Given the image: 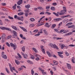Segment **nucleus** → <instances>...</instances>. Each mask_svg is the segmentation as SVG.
<instances>
[{
  "mask_svg": "<svg viewBox=\"0 0 75 75\" xmlns=\"http://www.w3.org/2000/svg\"><path fill=\"white\" fill-rule=\"evenodd\" d=\"M38 31V29L34 30L33 32V33H37Z\"/></svg>",
  "mask_w": 75,
  "mask_h": 75,
  "instance_id": "45",
  "label": "nucleus"
},
{
  "mask_svg": "<svg viewBox=\"0 0 75 75\" xmlns=\"http://www.w3.org/2000/svg\"><path fill=\"white\" fill-rule=\"evenodd\" d=\"M31 74L32 75H34V70H33V69H32L31 70Z\"/></svg>",
  "mask_w": 75,
  "mask_h": 75,
  "instance_id": "32",
  "label": "nucleus"
},
{
  "mask_svg": "<svg viewBox=\"0 0 75 75\" xmlns=\"http://www.w3.org/2000/svg\"><path fill=\"white\" fill-rule=\"evenodd\" d=\"M21 28L23 31H25V32H27V30H26V29H25L23 27H21Z\"/></svg>",
  "mask_w": 75,
  "mask_h": 75,
  "instance_id": "21",
  "label": "nucleus"
},
{
  "mask_svg": "<svg viewBox=\"0 0 75 75\" xmlns=\"http://www.w3.org/2000/svg\"><path fill=\"white\" fill-rule=\"evenodd\" d=\"M18 55L19 57L20 58H21V55H20L19 53H18Z\"/></svg>",
  "mask_w": 75,
  "mask_h": 75,
  "instance_id": "50",
  "label": "nucleus"
},
{
  "mask_svg": "<svg viewBox=\"0 0 75 75\" xmlns=\"http://www.w3.org/2000/svg\"><path fill=\"white\" fill-rule=\"evenodd\" d=\"M59 57H60L61 58H64V57H63V55H62L61 54H58Z\"/></svg>",
  "mask_w": 75,
  "mask_h": 75,
  "instance_id": "43",
  "label": "nucleus"
},
{
  "mask_svg": "<svg viewBox=\"0 0 75 75\" xmlns=\"http://www.w3.org/2000/svg\"><path fill=\"white\" fill-rule=\"evenodd\" d=\"M19 20H20L21 21H23L24 19H23V18H20L19 19Z\"/></svg>",
  "mask_w": 75,
  "mask_h": 75,
  "instance_id": "55",
  "label": "nucleus"
},
{
  "mask_svg": "<svg viewBox=\"0 0 75 75\" xmlns=\"http://www.w3.org/2000/svg\"><path fill=\"white\" fill-rule=\"evenodd\" d=\"M45 12H42L40 13V14H44Z\"/></svg>",
  "mask_w": 75,
  "mask_h": 75,
  "instance_id": "56",
  "label": "nucleus"
},
{
  "mask_svg": "<svg viewBox=\"0 0 75 75\" xmlns=\"http://www.w3.org/2000/svg\"><path fill=\"white\" fill-rule=\"evenodd\" d=\"M42 51L44 54H45V50L44 49H42Z\"/></svg>",
  "mask_w": 75,
  "mask_h": 75,
  "instance_id": "49",
  "label": "nucleus"
},
{
  "mask_svg": "<svg viewBox=\"0 0 75 75\" xmlns=\"http://www.w3.org/2000/svg\"><path fill=\"white\" fill-rule=\"evenodd\" d=\"M69 46V47H75V45H70Z\"/></svg>",
  "mask_w": 75,
  "mask_h": 75,
  "instance_id": "63",
  "label": "nucleus"
},
{
  "mask_svg": "<svg viewBox=\"0 0 75 75\" xmlns=\"http://www.w3.org/2000/svg\"><path fill=\"white\" fill-rule=\"evenodd\" d=\"M30 5L29 4L25 5V8H30Z\"/></svg>",
  "mask_w": 75,
  "mask_h": 75,
  "instance_id": "16",
  "label": "nucleus"
},
{
  "mask_svg": "<svg viewBox=\"0 0 75 75\" xmlns=\"http://www.w3.org/2000/svg\"><path fill=\"white\" fill-rule=\"evenodd\" d=\"M73 34V32H70L68 33V35H71Z\"/></svg>",
  "mask_w": 75,
  "mask_h": 75,
  "instance_id": "36",
  "label": "nucleus"
},
{
  "mask_svg": "<svg viewBox=\"0 0 75 75\" xmlns=\"http://www.w3.org/2000/svg\"><path fill=\"white\" fill-rule=\"evenodd\" d=\"M46 53H47V55H48V56H49V57H51V54L50 53V52H49L48 51H47L46 52Z\"/></svg>",
  "mask_w": 75,
  "mask_h": 75,
  "instance_id": "15",
  "label": "nucleus"
},
{
  "mask_svg": "<svg viewBox=\"0 0 75 75\" xmlns=\"http://www.w3.org/2000/svg\"><path fill=\"white\" fill-rule=\"evenodd\" d=\"M9 66L10 68V70L11 71V72H13V71H14L16 69H15V68L14 67H11V64L10 63L9 64Z\"/></svg>",
  "mask_w": 75,
  "mask_h": 75,
  "instance_id": "3",
  "label": "nucleus"
},
{
  "mask_svg": "<svg viewBox=\"0 0 75 75\" xmlns=\"http://www.w3.org/2000/svg\"><path fill=\"white\" fill-rule=\"evenodd\" d=\"M58 53L59 54H63V53L60 52H58Z\"/></svg>",
  "mask_w": 75,
  "mask_h": 75,
  "instance_id": "60",
  "label": "nucleus"
},
{
  "mask_svg": "<svg viewBox=\"0 0 75 75\" xmlns=\"http://www.w3.org/2000/svg\"><path fill=\"white\" fill-rule=\"evenodd\" d=\"M29 10H30V9L25 10V13H30V11H29Z\"/></svg>",
  "mask_w": 75,
  "mask_h": 75,
  "instance_id": "40",
  "label": "nucleus"
},
{
  "mask_svg": "<svg viewBox=\"0 0 75 75\" xmlns=\"http://www.w3.org/2000/svg\"><path fill=\"white\" fill-rule=\"evenodd\" d=\"M0 28L1 29V30H8V31H10L11 30H10V28H5L4 27H0Z\"/></svg>",
  "mask_w": 75,
  "mask_h": 75,
  "instance_id": "2",
  "label": "nucleus"
},
{
  "mask_svg": "<svg viewBox=\"0 0 75 75\" xmlns=\"http://www.w3.org/2000/svg\"><path fill=\"white\" fill-rule=\"evenodd\" d=\"M62 24V22H60L59 24V27H60Z\"/></svg>",
  "mask_w": 75,
  "mask_h": 75,
  "instance_id": "57",
  "label": "nucleus"
},
{
  "mask_svg": "<svg viewBox=\"0 0 75 75\" xmlns=\"http://www.w3.org/2000/svg\"><path fill=\"white\" fill-rule=\"evenodd\" d=\"M56 26V24H54L52 25V27L53 28H55V27Z\"/></svg>",
  "mask_w": 75,
  "mask_h": 75,
  "instance_id": "39",
  "label": "nucleus"
},
{
  "mask_svg": "<svg viewBox=\"0 0 75 75\" xmlns=\"http://www.w3.org/2000/svg\"><path fill=\"white\" fill-rule=\"evenodd\" d=\"M75 27V25H72L70 26H69L68 27V28H74V27Z\"/></svg>",
  "mask_w": 75,
  "mask_h": 75,
  "instance_id": "20",
  "label": "nucleus"
},
{
  "mask_svg": "<svg viewBox=\"0 0 75 75\" xmlns=\"http://www.w3.org/2000/svg\"><path fill=\"white\" fill-rule=\"evenodd\" d=\"M0 25H3V23L2 21L0 19Z\"/></svg>",
  "mask_w": 75,
  "mask_h": 75,
  "instance_id": "35",
  "label": "nucleus"
},
{
  "mask_svg": "<svg viewBox=\"0 0 75 75\" xmlns=\"http://www.w3.org/2000/svg\"><path fill=\"white\" fill-rule=\"evenodd\" d=\"M1 4L3 6H6V3H2Z\"/></svg>",
  "mask_w": 75,
  "mask_h": 75,
  "instance_id": "48",
  "label": "nucleus"
},
{
  "mask_svg": "<svg viewBox=\"0 0 75 75\" xmlns=\"http://www.w3.org/2000/svg\"><path fill=\"white\" fill-rule=\"evenodd\" d=\"M67 68L69 69H72V67H71V66L70 64H68V63H67Z\"/></svg>",
  "mask_w": 75,
  "mask_h": 75,
  "instance_id": "10",
  "label": "nucleus"
},
{
  "mask_svg": "<svg viewBox=\"0 0 75 75\" xmlns=\"http://www.w3.org/2000/svg\"><path fill=\"white\" fill-rule=\"evenodd\" d=\"M45 14H47L48 15H51V13H49V12H46L45 13Z\"/></svg>",
  "mask_w": 75,
  "mask_h": 75,
  "instance_id": "42",
  "label": "nucleus"
},
{
  "mask_svg": "<svg viewBox=\"0 0 75 75\" xmlns=\"http://www.w3.org/2000/svg\"><path fill=\"white\" fill-rule=\"evenodd\" d=\"M6 70L7 73L8 74H10V72H9V71H8V70L7 68H6Z\"/></svg>",
  "mask_w": 75,
  "mask_h": 75,
  "instance_id": "37",
  "label": "nucleus"
},
{
  "mask_svg": "<svg viewBox=\"0 0 75 75\" xmlns=\"http://www.w3.org/2000/svg\"><path fill=\"white\" fill-rule=\"evenodd\" d=\"M30 20L31 21H35V19L33 18H30Z\"/></svg>",
  "mask_w": 75,
  "mask_h": 75,
  "instance_id": "27",
  "label": "nucleus"
},
{
  "mask_svg": "<svg viewBox=\"0 0 75 75\" xmlns=\"http://www.w3.org/2000/svg\"><path fill=\"white\" fill-rule=\"evenodd\" d=\"M33 50L35 51V52H37V50L36 48H35L34 47H33Z\"/></svg>",
  "mask_w": 75,
  "mask_h": 75,
  "instance_id": "29",
  "label": "nucleus"
},
{
  "mask_svg": "<svg viewBox=\"0 0 75 75\" xmlns=\"http://www.w3.org/2000/svg\"><path fill=\"white\" fill-rule=\"evenodd\" d=\"M6 44L8 46V47H10V44H9V43H8L7 42H6Z\"/></svg>",
  "mask_w": 75,
  "mask_h": 75,
  "instance_id": "53",
  "label": "nucleus"
},
{
  "mask_svg": "<svg viewBox=\"0 0 75 75\" xmlns=\"http://www.w3.org/2000/svg\"><path fill=\"white\" fill-rule=\"evenodd\" d=\"M50 6H47L46 7V9H50Z\"/></svg>",
  "mask_w": 75,
  "mask_h": 75,
  "instance_id": "51",
  "label": "nucleus"
},
{
  "mask_svg": "<svg viewBox=\"0 0 75 75\" xmlns=\"http://www.w3.org/2000/svg\"><path fill=\"white\" fill-rule=\"evenodd\" d=\"M22 51L24 52L25 51V47L23 46L22 48Z\"/></svg>",
  "mask_w": 75,
  "mask_h": 75,
  "instance_id": "30",
  "label": "nucleus"
},
{
  "mask_svg": "<svg viewBox=\"0 0 75 75\" xmlns=\"http://www.w3.org/2000/svg\"><path fill=\"white\" fill-rule=\"evenodd\" d=\"M53 62L54 63V65H58V63H56L57 62L56 61H53Z\"/></svg>",
  "mask_w": 75,
  "mask_h": 75,
  "instance_id": "38",
  "label": "nucleus"
},
{
  "mask_svg": "<svg viewBox=\"0 0 75 75\" xmlns=\"http://www.w3.org/2000/svg\"><path fill=\"white\" fill-rule=\"evenodd\" d=\"M11 27L12 28H13V29H14V30H17V28L15 26L13 25H12Z\"/></svg>",
  "mask_w": 75,
  "mask_h": 75,
  "instance_id": "24",
  "label": "nucleus"
},
{
  "mask_svg": "<svg viewBox=\"0 0 75 75\" xmlns=\"http://www.w3.org/2000/svg\"><path fill=\"white\" fill-rule=\"evenodd\" d=\"M45 26L46 27H47L48 28H49L50 27V25H49V23H45Z\"/></svg>",
  "mask_w": 75,
  "mask_h": 75,
  "instance_id": "12",
  "label": "nucleus"
},
{
  "mask_svg": "<svg viewBox=\"0 0 75 75\" xmlns=\"http://www.w3.org/2000/svg\"><path fill=\"white\" fill-rule=\"evenodd\" d=\"M63 10H62L60 11L61 12H64V11H65V12H67V9H66V7L63 6Z\"/></svg>",
  "mask_w": 75,
  "mask_h": 75,
  "instance_id": "13",
  "label": "nucleus"
},
{
  "mask_svg": "<svg viewBox=\"0 0 75 75\" xmlns=\"http://www.w3.org/2000/svg\"><path fill=\"white\" fill-rule=\"evenodd\" d=\"M1 57H3V58H4V59H7V56L5 54H2Z\"/></svg>",
  "mask_w": 75,
  "mask_h": 75,
  "instance_id": "11",
  "label": "nucleus"
},
{
  "mask_svg": "<svg viewBox=\"0 0 75 75\" xmlns=\"http://www.w3.org/2000/svg\"><path fill=\"white\" fill-rule=\"evenodd\" d=\"M30 56H31L30 58H31V59H34V56L30 54Z\"/></svg>",
  "mask_w": 75,
  "mask_h": 75,
  "instance_id": "44",
  "label": "nucleus"
},
{
  "mask_svg": "<svg viewBox=\"0 0 75 75\" xmlns=\"http://www.w3.org/2000/svg\"><path fill=\"white\" fill-rule=\"evenodd\" d=\"M57 14L55 12H53V14H54V15H55V16L57 17H59V15H60V13L57 12Z\"/></svg>",
  "mask_w": 75,
  "mask_h": 75,
  "instance_id": "9",
  "label": "nucleus"
},
{
  "mask_svg": "<svg viewBox=\"0 0 75 75\" xmlns=\"http://www.w3.org/2000/svg\"><path fill=\"white\" fill-rule=\"evenodd\" d=\"M59 45L61 49H63L64 48L66 47V46H65L64 44H62V43H60L59 44Z\"/></svg>",
  "mask_w": 75,
  "mask_h": 75,
  "instance_id": "4",
  "label": "nucleus"
},
{
  "mask_svg": "<svg viewBox=\"0 0 75 75\" xmlns=\"http://www.w3.org/2000/svg\"><path fill=\"white\" fill-rule=\"evenodd\" d=\"M65 13H60V15H64Z\"/></svg>",
  "mask_w": 75,
  "mask_h": 75,
  "instance_id": "61",
  "label": "nucleus"
},
{
  "mask_svg": "<svg viewBox=\"0 0 75 75\" xmlns=\"http://www.w3.org/2000/svg\"><path fill=\"white\" fill-rule=\"evenodd\" d=\"M6 36V35L5 34H3L2 35V39H5V37Z\"/></svg>",
  "mask_w": 75,
  "mask_h": 75,
  "instance_id": "22",
  "label": "nucleus"
},
{
  "mask_svg": "<svg viewBox=\"0 0 75 75\" xmlns=\"http://www.w3.org/2000/svg\"><path fill=\"white\" fill-rule=\"evenodd\" d=\"M35 57H37V58H39V57H40V56L38 54H36L35 55Z\"/></svg>",
  "mask_w": 75,
  "mask_h": 75,
  "instance_id": "41",
  "label": "nucleus"
},
{
  "mask_svg": "<svg viewBox=\"0 0 75 75\" xmlns=\"http://www.w3.org/2000/svg\"><path fill=\"white\" fill-rule=\"evenodd\" d=\"M23 3V0H19L17 3L18 5L20 6L21 4Z\"/></svg>",
  "mask_w": 75,
  "mask_h": 75,
  "instance_id": "7",
  "label": "nucleus"
},
{
  "mask_svg": "<svg viewBox=\"0 0 75 75\" xmlns=\"http://www.w3.org/2000/svg\"><path fill=\"white\" fill-rule=\"evenodd\" d=\"M62 38H57V40H61Z\"/></svg>",
  "mask_w": 75,
  "mask_h": 75,
  "instance_id": "64",
  "label": "nucleus"
},
{
  "mask_svg": "<svg viewBox=\"0 0 75 75\" xmlns=\"http://www.w3.org/2000/svg\"><path fill=\"white\" fill-rule=\"evenodd\" d=\"M11 38V35L8 36V38L9 39V38Z\"/></svg>",
  "mask_w": 75,
  "mask_h": 75,
  "instance_id": "59",
  "label": "nucleus"
},
{
  "mask_svg": "<svg viewBox=\"0 0 75 75\" xmlns=\"http://www.w3.org/2000/svg\"><path fill=\"white\" fill-rule=\"evenodd\" d=\"M49 47H51L52 48H55L56 50H59V48L58 47V46L56 45L55 44L54 45L52 43H50L48 45Z\"/></svg>",
  "mask_w": 75,
  "mask_h": 75,
  "instance_id": "1",
  "label": "nucleus"
},
{
  "mask_svg": "<svg viewBox=\"0 0 75 75\" xmlns=\"http://www.w3.org/2000/svg\"><path fill=\"white\" fill-rule=\"evenodd\" d=\"M19 16H22V15H23L24 14V13L23 12H21L20 13H18V14Z\"/></svg>",
  "mask_w": 75,
  "mask_h": 75,
  "instance_id": "28",
  "label": "nucleus"
},
{
  "mask_svg": "<svg viewBox=\"0 0 75 75\" xmlns=\"http://www.w3.org/2000/svg\"><path fill=\"white\" fill-rule=\"evenodd\" d=\"M29 26L30 27H34V25L33 24H31Z\"/></svg>",
  "mask_w": 75,
  "mask_h": 75,
  "instance_id": "31",
  "label": "nucleus"
},
{
  "mask_svg": "<svg viewBox=\"0 0 75 75\" xmlns=\"http://www.w3.org/2000/svg\"><path fill=\"white\" fill-rule=\"evenodd\" d=\"M62 20V18H58L54 19V21L55 22H56V21L57 22V21H60V20Z\"/></svg>",
  "mask_w": 75,
  "mask_h": 75,
  "instance_id": "8",
  "label": "nucleus"
},
{
  "mask_svg": "<svg viewBox=\"0 0 75 75\" xmlns=\"http://www.w3.org/2000/svg\"><path fill=\"white\" fill-rule=\"evenodd\" d=\"M45 23H41L39 25V26H41V25H44Z\"/></svg>",
  "mask_w": 75,
  "mask_h": 75,
  "instance_id": "54",
  "label": "nucleus"
},
{
  "mask_svg": "<svg viewBox=\"0 0 75 75\" xmlns=\"http://www.w3.org/2000/svg\"><path fill=\"white\" fill-rule=\"evenodd\" d=\"M64 31H65V30L62 29L60 31V33H62V32H64Z\"/></svg>",
  "mask_w": 75,
  "mask_h": 75,
  "instance_id": "58",
  "label": "nucleus"
},
{
  "mask_svg": "<svg viewBox=\"0 0 75 75\" xmlns=\"http://www.w3.org/2000/svg\"><path fill=\"white\" fill-rule=\"evenodd\" d=\"M10 45L11 47H13L14 50H16V47H17V46L16 45L13 44V43H10Z\"/></svg>",
  "mask_w": 75,
  "mask_h": 75,
  "instance_id": "6",
  "label": "nucleus"
},
{
  "mask_svg": "<svg viewBox=\"0 0 75 75\" xmlns=\"http://www.w3.org/2000/svg\"><path fill=\"white\" fill-rule=\"evenodd\" d=\"M25 17H27V16H28V13H25Z\"/></svg>",
  "mask_w": 75,
  "mask_h": 75,
  "instance_id": "47",
  "label": "nucleus"
},
{
  "mask_svg": "<svg viewBox=\"0 0 75 75\" xmlns=\"http://www.w3.org/2000/svg\"><path fill=\"white\" fill-rule=\"evenodd\" d=\"M42 30H43V28H42L40 30V32H38V34H40L41 33H42Z\"/></svg>",
  "mask_w": 75,
  "mask_h": 75,
  "instance_id": "25",
  "label": "nucleus"
},
{
  "mask_svg": "<svg viewBox=\"0 0 75 75\" xmlns=\"http://www.w3.org/2000/svg\"><path fill=\"white\" fill-rule=\"evenodd\" d=\"M15 61V62L16 63V64H17V65H19V64H20V62L19 61L17 60H16Z\"/></svg>",
  "mask_w": 75,
  "mask_h": 75,
  "instance_id": "23",
  "label": "nucleus"
},
{
  "mask_svg": "<svg viewBox=\"0 0 75 75\" xmlns=\"http://www.w3.org/2000/svg\"><path fill=\"white\" fill-rule=\"evenodd\" d=\"M8 18L9 19H10L11 20H14V18L13 17H11L10 16H8Z\"/></svg>",
  "mask_w": 75,
  "mask_h": 75,
  "instance_id": "34",
  "label": "nucleus"
},
{
  "mask_svg": "<svg viewBox=\"0 0 75 75\" xmlns=\"http://www.w3.org/2000/svg\"><path fill=\"white\" fill-rule=\"evenodd\" d=\"M21 54L23 55L24 58L27 59L28 58V55L27 54H24V53L22 52H21Z\"/></svg>",
  "mask_w": 75,
  "mask_h": 75,
  "instance_id": "5",
  "label": "nucleus"
},
{
  "mask_svg": "<svg viewBox=\"0 0 75 75\" xmlns=\"http://www.w3.org/2000/svg\"><path fill=\"white\" fill-rule=\"evenodd\" d=\"M65 54L67 56H69V53L67 52L65 53Z\"/></svg>",
  "mask_w": 75,
  "mask_h": 75,
  "instance_id": "52",
  "label": "nucleus"
},
{
  "mask_svg": "<svg viewBox=\"0 0 75 75\" xmlns=\"http://www.w3.org/2000/svg\"><path fill=\"white\" fill-rule=\"evenodd\" d=\"M20 37H21V38H22L23 37V35L22 34H20Z\"/></svg>",
  "mask_w": 75,
  "mask_h": 75,
  "instance_id": "62",
  "label": "nucleus"
},
{
  "mask_svg": "<svg viewBox=\"0 0 75 75\" xmlns=\"http://www.w3.org/2000/svg\"><path fill=\"white\" fill-rule=\"evenodd\" d=\"M72 23H69L67 24L66 25V26H69V25H72Z\"/></svg>",
  "mask_w": 75,
  "mask_h": 75,
  "instance_id": "18",
  "label": "nucleus"
},
{
  "mask_svg": "<svg viewBox=\"0 0 75 75\" xmlns=\"http://www.w3.org/2000/svg\"><path fill=\"white\" fill-rule=\"evenodd\" d=\"M38 8L39 9V10H44V8L42 7H38Z\"/></svg>",
  "mask_w": 75,
  "mask_h": 75,
  "instance_id": "26",
  "label": "nucleus"
},
{
  "mask_svg": "<svg viewBox=\"0 0 75 75\" xmlns=\"http://www.w3.org/2000/svg\"><path fill=\"white\" fill-rule=\"evenodd\" d=\"M27 62H28V63H29L30 64H32V63H33V62L30 60H28Z\"/></svg>",
  "mask_w": 75,
  "mask_h": 75,
  "instance_id": "46",
  "label": "nucleus"
},
{
  "mask_svg": "<svg viewBox=\"0 0 75 75\" xmlns=\"http://www.w3.org/2000/svg\"><path fill=\"white\" fill-rule=\"evenodd\" d=\"M16 6H17V4H15L12 6V8H13V10H16Z\"/></svg>",
  "mask_w": 75,
  "mask_h": 75,
  "instance_id": "17",
  "label": "nucleus"
},
{
  "mask_svg": "<svg viewBox=\"0 0 75 75\" xmlns=\"http://www.w3.org/2000/svg\"><path fill=\"white\" fill-rule=\"evenodd\" d=\"M13 33V34L14 35V36H17V33L16 31H14V30H13L12 31Z\"/></svg>",
  "mask_w": 75,
  "mask_h": 75,
  "instance_id": "14",
  "label": "nucleus"
},
{
  "mask_svg": "<svg viewBox=\"0 0 75 75\" xmlns=\"http://www.w3.org/2000/svg\"><path fill=\"white\" fill-rule=\"evenodd\" d=\"M43 31L44 33L46 35H48V32H47V31H46V30H45V29L44 30H43Z\"/></svg>",
  "mask_w": 75,
  "mask_h": 75,
  "instance_id": "19",
  "label": "nucleus"
},
{
  "mask_svg": "<svg viewBox=\"0 0 75 75\" xmlns=\"http://www.w3.org/2000/svg\"><path fill=\"white\" fill-rule=\"evenodd\" d=\"M51 10H55V8L54 7H51Z\"/></svg>",
  "mask_w": 75,
  "mask_h": 75,
  "instance_id": "33",
  "label": "nucleus"
}]
</instances>
